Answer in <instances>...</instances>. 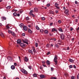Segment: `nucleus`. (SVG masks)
<instances>
[{
    "instance_id": "2",
    "label": "nucleus",
    "mask_w": 79,
    "mask_h": 79,
    "mask_svg": "<svg viewBox=\"0 0 79 79\" xmlns=\"http://www.w3.org/2000/svg\"><path fill=\"white\" fill-rule=\"evenodd\" d=\"M60 38L61 39V40H63L64 39V37H65V36L63 33H62L60 35Z\"/></svg>"
},
{
    "instance_id": "5",
    "label": "nucleus",
    "mask_w": 79,
    "mask_h": 79,
    "mask_svg": "<svg viewBox=\"0 0 79 79\" xmlns=\"http://www.w3.org/2000/svg\"><path fill=\"white\" fill-rule=\"evenodd\" d=\"M21 71L23 73L25 74H27V72L25 69H21Z\"/></svg>"
},
{
    "instance_id": "23",
    "label": "nucleus",
    "mask_w": 79,
    "mask_h": 79,
    "mask_svg": "<svg viewBox=\"0 0 79 79\" xmlns=\"http://www.w3.org/2000/svg\"><path fill=\"white\" fill-rule=\"evenodd\" d=\"M29 14L30 15H31V16H32L33 17H35V15H34L33 14V13H29Z\"/></svg>"
},
{
    "instance_id": "19",
    "label": "nucleus",
    "mask_w": 79,
    "mask_h": 79,
    "mask_svg": "<svg viewBox=\"0 0 79 79\" xmlns=\"http://www.w3.org/2000/svg\"><path fill=\"white\" fill-rule=\"evenodd\" d=\"M45 34H48V31L47 30H44V31Z\"/></svg>"
},
{
    "instance_id": "61",
    "label": "nucleus",
    "mask_w": 79,
    "mask_h": 79,
    "mask_svg": "<svg viewBox=\"0 0 79 79\" xmlns=\"http://www.w3.org/2000/svg\"><path fill=\"white\" fill-rule=\"evenodd\" d=\"M56 8L57 9H60V7H59V6H57V7H56Z\"/></svg>"
},
{
    "instance_id": "39",
    "label": "nucleus",
    "mask_w": 79,
    "mask_h": 79,
    "mask_svg": "<svg viewBox=\"0 0 79 79\" xmlns=\"http://www.w3.org/2000/svg\"><path fill=\"white\" fill-rule=\"evenodd\" d=\"M55 46L57 48H58V47H59V46H58V45L57 44H55Z\"/></svg>"
},
{
    "instance_id": "57",
    "label": "nucleus",
    "mask_w": 79,
    "mask_h": 79,
    "mask_svg": "<svg viewBox=\"0 0 79 79\" xmlns=\"http://www.w3.org/2000/svg\"><path fill=\"white\" fill-rule=\"evenodd\" d=\"M14 65H15V66H17V64H16V63H14Z\"/></svg>"
},
{
    "instance_id": "60",
    "label": "nucleus",
    "mask_w": 79,
    "mask_h": 79,
    "mask_svg": "<svg viewBox=\"0 0 79 79\" xmlns=\"http://www.w3.org/2000/svg\"><path fill=\"white\" fill-rule=\"evenodd\" d=\"M13 11H15V12H16V11H17L18 10H17L14 9L13 10Z\"/></svg>"
},
{
    "instance_id": "14",
    "label": "nucleus",
    "mask_w": 79,
    "mask_h": 79,
    "mask_svg": "<svg viewBox=\"0 0 79 79\" xmlns=\"http://www.w3.org/2000/svg\"><path fill=\"white\" fill-rule=\"evenodd\" d=\"M6 17L3 16L2 17V21H3L4 20H6Z\"/></svg>"
},
{
    "instance_id": "22",
    "label": "nucleus",
    "mask_w": 79,
    "mask_h": 79,
    "mask_svg": "<svg viewBox=\"0 0 79 79\" xmlns=\"http://www.w3.org/2000/svg\"><path fill=\"white\" fill-rule=\"evenodd\" d=\"M69 61H70V62H71V63H73V62H74V60L71 59H69Z\"/></svg>"
},
{
    "instance_id": "29",
    "label": "nucleus",
    "mask_w": 79,
    "mask_h": 79,
    "mask_svg": "<svg viewBox=\"0 0 79 79\" xmlns=\"http://www.w3.org/2000/svg\"><path fill=\"white\" fill-rule=\"evenodd\" d=\"M12 32L11 30H8V32L9 34H12Z\"/></svg>"
},
{
    "instance_id": "18",
    "label": "nucleus",
    "mask_w": 79,
    "mask_h": 79,
    "mask_svg": "<svg viewBox=\"0 0 79 79\" xmlns=\"http://www.w3.org/2000/svg\"><path fill=\"white\" fill-rule=\"evenodd\" d=\"M40 77H41V78H44V77H45V75L41 74L40 75Z\"/></svg>"
},
{
    "instance_id": "20",
    "label": "nucleus",
    "mask_w": 79,
    "mask_h": 79,
    "mask_svg": "<svg viewBox=\"0 0 79 79\" xmlns=\"http://www.w3.org/2000/svg\"><path fill=\"white\" fill-rule=\"evenodd\" d=\"M11 68L12 69H15V66L14 65H12L11 67Z\"/></svg>"
},
{
    "instance_id": "10",
    "label": "nucleus",
    "mask_w": 79,
    "mask_h": 79,
    "mask_svg": "<svg viewBox=\"0 0 79 79\" xmlns=\"http://www.w3.org/2000/svg\"><path fill=\"white\" fill-rule=\"evenodd\" d=\"M21 40H17V43L18 44H21Z\"/></svg>"
},
{
    "instance_id": "33",
    "label": "nucleus",
    "mask_w": 79,
    "mask_h": 79,
    "mask_svg": "<svg viewBox=\"0 0 79 79\" xmlns=\"http://www.w3.org/2000/svg\"><path fill=\"white\" fill-rule=\"evenodd\" d=\"M75 21L76 23H78V21H79V20H78V19H75Z\"/></svg>"
},
{
    "instance_id": "36",
    "label": "nucleus",
    "mask_w": 79,
    "mask_h": 79,
    "mask_svg": "<svg viewBox=\"0 0 79 79\" xmlns=\"http://www.w3.org/2000/svg\"><path fill=\"white\" fill-rule=\"evenodd\" d=\"M29 69H32V67L31 66H28Z\"/></svg>"
},
{
    "instance_id": "9",
    "label": "nucleus",
    "mask_w": 79,
    "mask_h": 79,
    "mask_svg": "<svg viewBox=\"0 0 79 79\" xmlns=\"http://www.w3.org/2000/svg\"><path fill=\"white\" fill-rule=\"evenodd\" d=\"M24 59L25 61L26 62H27V61H29V58L27 57H25Z\"/></svg>"
},
{
    "instance_id": "11",
    "label": "nucleus",
    "mask_w": 79,
    "mask_h": 79,
    "mask_svg": "<svg viewBox=\"0 0 79 79\" xmlns=\"http://www.w3.org/2000/svg\"><path fill=\"white\" fill-rule=\"evenodd\" d=\"M54 31H55L56 32H57V30L55 28H53L52 29V32H54Z\"/></svg>"
},
{
    "instance_id": "35",
    "label": "nucleus",
    "mask_w": 79,
    "mask_h": 79,
    "mask_svg": "<svg viewBox=\"0 0 79 79\" xmlns=\"http://www.w3.org/2000/svg\"><path fill=\"white\" fill-rule=\"evenodd\" d=\"M34 11L33 10H31L30 11V12L29 13H34Z\"/></svg>"
},
{
    "instance_id": "4",
    "label": "nucleus",
    "mask_w": 79,
    "mask_h": 79,
    "mask_svg": "<svg viewBox=\"0 0 79 79\" xmlns=\"http://www.w3.org/2000/svg\"><path fill=\"white\" fill-rule=\"evenodd\" d=\"M19 45L21 47H23V48H24V47H26V44H25L23 43H20Z\"/></svg>"
},
{
    "instance_id": "49",
    "label": "nucleus",
    "mask_w": 79,
    "mask_h": 79,
    "mask_svg": "<svg viewBox=\"0 0 79 79\" xmlns=\"http://www.w3.org/2000/svg\"><path fill=\"white\" fill-rule=\"evenodd\" d=\"M42 63H43V64H45V61H42Z\"/></svg>"
},
{
    "instance_id": "24",
    "label": "nucleus",
    "mask_w": 79,
    "mask_h": 79,
    "mask_svg": "<svg viewBox=\"0 0 79 79\" xmlns=\"http://www.w3.org/2000/svg\"><path fill=\"white\" fill-rule=\"evenodd\" d=\"M28 52H29V53H31L32 54H33V52H32V50L29 49L28 50Z\"/></svg>"
},
{
    "instance_id": "42",
    "label": "nucleus",
    "mask_w": 79,
    "mask_h": 79,
    "mask_svg": "<svg viewBox=\"0 0 79 79\" xmlns=\"http://www.w3.org/2000/svg\"><path fill=\"white\" fill-rule=\"evenodd\" d=\"M58 23L59 24H61V20H59V21H58Z\"/></svg>"
},
{
    "instance_id": "52",
    "label": "nucleus",
    "mask_w": 79,
    "mask_h": 79,
    "mask_svg": "<svg viewBox=\"0 0 79 79\" xmlns=\"http://www.w3.org/2000/svg\"><path fill=\"white\" fill-rule=\"evenodd\" d=\"M42 20H43V21H44V20H45V18H44V17H42Z\"/></svg>"
},
{
    "instance_id": "8",
    "label": "nucleus",
    "mask_w": 79,
    "mask_h": 79,
    "mask_svg": "<svg viewBox=\"0 0 79 79\" xmlns=\"http://www.w3.org/2000/svg\"><path fill=\"white\" fill-rule=\"evenodd\" d=\"M58 30L59 31L61 32H63V31H64L63 29L60 27L58 29Z\"/></svg>"
},
{
    "instance_id": "32",
    "label": "nucleus",
    "mask_w": 79,
    "mask_h": 79,
    "mask_svg": "<svg viewBox=\"0 0 79 79\" xmlns=\"http://www.w3.org/2000/svg\"><path fill=\"white\" fill-rule=\"evenodd\" d=\"M36 28V29H37V30H39V27L37 26H35Z\"/></svg>"
},
{
    "instance_id": "40",
    "label": "nucleus",
    "mask_w": 79,
    "mask_h": 79,
    "mask_svg": "<svg viewBox=\"0 0 79 79\" xmlns=\"http://www.w3.org/2000/svg\"><path fill=\"white\" fill-rule=\"evenodd\" d=\"M35 46L36 47H37V46H38V44H37V43H35Z\"/></svg>"
},
{
    "instance_id": "12",
    "label": "nucleus",
    "mask_w": 79,
    "mask_h": 79,
    "mask_svg": "<svg viewBox=\"0 0 79 79\" xmlns=\"http://www.w3.org/2000/svg\"><path fill=\"white\" fill-rule=\"evenodd\" d=\"M28 32H29L30 34H32V31L29 28L28 29Z\"/></svg>"
},
{
    "instance_id": "51",
    "label": "nucleus",
    "mask_w": 79,
    "mask_h": 79,
    "mask_svg": "<svg viewBox=\"0 0 79 79\" xmlns=\"http://www.w3.org/2000/svg\"><path fill=\"white\" fill-rule=\"evenodd\" d=\"M74 76H72L71 77V79H75V78H74Z\"/></svg>"
},
{
    "instance_id": "26",
    "label": "nucleus",
    "mask_w": 79,
    "mask_h": 79,
    "mask_svg": "<svg viewBox=\"0 0 79 79\" xmlns=\"http://www.w3.org/2000/svg\"><path fill=\"white\" fill-rule=\"evenodd\" d=\"M12 35L14 37H15V36L16 35L15 34V33L13 32H12V33H11Z\"/></svg>"
},
{
    "instance_id": "6",
    "label": "nucleus",
    "mask_w": 79,
    "mask_h": 79,
    "mask_svg": "<svg viewBox=\"0 0 79 79\" xmlns=\"http://www.w3.org/2000/svg\"><path fill=\"white\" fill-rule=\"evenodd\" d=\"M68 13H69V10L68 9H67L65 10V11H64V13H65V14L66 15H69V14Z\"/></svg>"
},
{
    "instance_id": "27",
    "label": "nucleus",
    "mask_w": 79,
    "mask_h": 79,
    "mask_svg": "<svg viewBox=\"0 0 79 79\" xmlns=\"http://www.w3.org/2000/svg\"><path fill=\"white\" fill-rule=\"evenodd\" d=\"M44 30H43L42 29H41L40 30V31L41 32V33H43V32H44Z\"/></svg>"
},
{
    "instance_id": "7",
    "label": "nucleus",
    "mask_w": 79,
    "mask_h": 79,
    "mask_svg": "<svg viewBox=\"0 0 79 79\" xmlns=\"http://www.w3.org/2000/svg\"><path fill=\"white\" fill-rule=\"evenodd\" d=\"M23 30H24V31H26L27 30V27L26 26H23Z\"/></svg>"
},
{
    "instance_id": "62",
    "label": "nucleus",
    "mask_w": 79,
    "mask_h": 79,
    "mask_svg": "<svg viewBox=\"0 0 79 79\" xmlns=\"http://www.w3.org/2000/svg\"><path fill=\"white\" fill-rule=\"evenodd\" d=\"M75 4H77V1H75Z\"/></svg>"
},
{
    "instance_id": "46",
    "label": "nucleus",
    "mask_w": 79,
    "mask_h": 79,
    "mask_svg": "<svg viewBox=\"0 0 79 79\" xmlns=\"http://www.w3.org/2000/svg\"><path fill=\"white\" fill-rule=\"evenodd\" d=\"M26 20H29V18L28 17H26Z\"/></svg>"
},
{
    "instance_id": "47",
    "label": "nucleus",
    "mask_w": 79,
    "mask_h": 79,
    "mask_svg": "<svg viewBox=\"0 0 79 79\" xmlns=\"http://www.w3.org/2000/svg\"><path fill=\"white\" fill-rule=\"evenodd\" d=\"M20 13H23V10H20Z\"/></svg>"
},
{
    "instance_id": "25",
    "label": "nucleus",
    "mask_w": 79,
    "mask_h": 79,
    "mask_svg": "<svg viewBox=\"0 0 79 79\" xmlns=\"http://www.w3.org/2000/svg\"><path fill=\"white\" fill-rule=\"evenodd\" d=\"M20 27H23V26H24V24H23V23H21L20 24Z\"/></svg>"
},
{
    "instance_id": "34",
    "label": "nucleus",
    "mask_w": 79,
    "mask_h": 79,
    "mask_svg": "<svg viewBox=\"0 0 79 79\" xmlns=\"http://www.w3.org/2000/svg\"><path fill=\"white\" fill-rule=\"evenodd\" d=\"M34 77H37V74L36 73L34 74H33Z\"/></svg>"
},
{
    "instance_id": "15",
    "label": "nucleus",
    "mask_w": 79,
    "mask_h": 79,
    "mask_svg": "<svg viewBox=\"0 0 79 79\" xmlns=\"http://www.w3.org/2000/svg\"><path fill=\"white\" fill-rule=\"evenodd\" d=\"M46 63L48 65H50V62L49 60H47L46 61Z\"/></svg>"
},
{
    "instance_id": "59",
    "label": "nucleus",
    "mask_w": 79,
    "mask_h": 79,
    "mask_svg": "<svg viewBox=\"0 0 79 79\" xmlns=\"http://www.w3.org/2000/svg\"><path fill=\"white\" fill-rule=\"evenodd\" d=\"M53 23H51L50 24V26H52V25H53Z\"/></svg>"
},
{
    "instance_id": "64",
    "label": "nucleus",
    "mask_w": 79,
    "mask_h": 79,
    "mask_svg": "<svg viewBox=\"0 0 79 79\" xmlns=\"http://www.w3.org/2000/svg\"><path fill=\"white\" fill-rule=\"evenodd\" d=\"M22 36H25V33H23L22 34Z\"/></svg>"
},
{
    "instance_id": "30",
    "label": "nucleus",
    "mask_w": 79,
    "mask_h": 79,
    "mask_svg": "<svg viewBox=\"0 0 79 79\" xmlns=\"http://www.w3.org/2000/svg\"><path fill=\"white\" fill-rule=\"evenodd\" d=\"M11 8V6H8L6 7V9L7 10H9V9H10Z\"/></svg>"
},
{
    "instance_id": "28",
    "label": "nucleus",
    "mask_w": 79,
    "mask_h": 79,
    "mask_svg": "<svg viewBox=\"0 0 79 79\" xmlns=\"http://www.w3.org/2000/svg\"><path fill=\"white\" fill-rule=\"evenodd\" d=\"M55 6L56 8V7H57V6H58V4L57 3H55Z\"/></svg>"
},
{
    "instance_id": "44",
    "label": "nucleus",
    "mask_w": 79,
    "mask_h": 79,
    "mask_svg": "<svg viewBox=\"0 0 79 79\" xmlns=\"http://www.w3.org/2000/svg\"><path fill=\"white\" fill-rule=\"evenodd\" d=\"M70 31H73V28L72 27H70Z\"/></svg>"
},
{
    "instance_id": "53",
    "label": "nucleus",
    "mask_w": 79,
    "mask_h": 79,
    "mask_svg": "<svg viewBox=\"0 0 79 79\" xmlns=\"http://www.w3.org/2000/svg\"><path fill=\"white\" fill-rule=\"evenodd\" d=\"M65 76L66 77H68V76H69L68 74L67 73H65Z\"/></svg>"
},
{
    "instance_id": "50",
    "label": "nucleus",
    "mask_w": 79,
    "mask_h": 79,
    "mask_svg": "<svg viewBox=\"0 0 79 79\" xmlns=\"http://www.w3.org/2000/svg\"><path fill=\"white\" fill-rule=\"evenodd\" d=\"M66 50H69V47H67Z\"/></svg>"
},
{
    "instance_id": "37",
    "label": "nucleus",
    "mask_w": 79,
    "mask_h": 79,
    "mask_svg": "<svg viewBox=\"0 0 79 79\" xmlns=\"http://www.w3.org/2000/svg\"><path fill=\"white\" fill-rule=\"evenodd\" d=\"M46 46L47 48H49V47H50V44H47Z\"/></svg>"
},
{
    "instance_id": "38",
    "label": "nucleus",
    "mask_w": 79,
    "mask_h": 79,
    "mask_svg": "<svg viewBox=\"0 0 79 79\" xmlns=\"http://www.w3.org/2000/svg\"><path fill=\"white\" fill-rule=\"evenodd\" d=\"M79 27H78V28H77L76 29V30L77 31V32H79Z\"/></svg>"
},
{
    "instance_id": "1",
    "label": "nucleus",
    "mask_w": 79,
    "mask_h": 79,
    "mask_svg": "<svg viewBox=\"0 0 79 79\" xmlns=\"http://www.w3.org/2000/svg\"><path fill=\"white\" fill-rule=\"evenodd\" d=\"M57 60H58V57H57V56H56L55 55L54 59V61L55 62L56 64L58 63V61Z\"/></svg>"
},
{
    "instance_id": "31",
    "label": "nucleus",
    "mask_w": 79,
    "mask_h": 79,
    "mask_svg": "<svg viewBox=\"0 0 79 79\" xmlns=\"http://www.w3.org/2000/svg\"><path fill=\"white\" fill-rule=\"evenodd\" d=\"M17 15V14L16 12H14L13 14V16H16Z\"/></svg>"
},
{
    "instance_id": "17",
    "label": "nucleus",
    "mask_w": 79,
    "mask_h": 79,
    "mask_svg": "<svg viewBox=\"0 0 79 79\" xmlns=\"http://www.w3.org/2000/svg\"><path fill=\"white\" fill-rule=\"evenodd\" d=\"M0 34L1 36L2 37V38H4V37H4L5 36L4 35H3V33H0Z\"/></svg>"
},
{
    "instance_id": "55",
    "label": "nucleus",
    "mask_w": 79,
    "mask_h": 79,
    "mask_svg": "<svg viewBox=\"0 0 79 79\" xmlns=\"http://www.w3.org/2000/svg\"><path fill=\"white\" fill-rule=\"evenodd\" d=\"M50 4H48L47 5V6H50Z\"/></svg>"
},
{
    "instance_id": "16",
    "label": "nucleus",
    "mask_w": 79,
    "mask_h": 79,
    "mask_svg": "<svg viewBox=\"0 0 79 79\" xmlns=\"http://www.w3.org/2000/svg\"><path fill=\"white\" fill-rule=\"evenodd\" d=\"M32 50H33V52L34 53H35V48L33 46L32 47Z\"/></svg>"
},
{
    "instance_id": "3",
    "label": "nucleus",
    "mask_w": 79,
    "mask_h": 79,
    "mask_svg": "<svg viewBox=\"0 0 79 79\" xmlns=\"http://www.w3.org/2000/svg\"><path fill=\"white\" fill-rule=\"evenodd\" d=\"M22 41L23 42V43L24 44H27V45H28L29 44L28 43V40L25 39V40H22Z\"/></svg>"
},
{
    "instance_id": "56",
    "label": "nucleus",
    "mask_w": 79,
    "mask_h": 79,
    "mask_svg": "<svg viewBox=\"0 0 79 79\" xmlns=\"http://www.w3.org/2000/svg\"><path fill=\"white\" fill-rule=\"evenodd\" d=\"M49 35L50 36H52V35H53V34H51V33H50L49 34Z\"/></svg>"
},
{
    "instance_id": "58",
    "label": "nucleus",
    "mask_w": 79,
    "mask_h": 79,
    "mask_svg": "<svg viewBox=\"0 0 79 79\" xmlns=\"http://www.w3.org/2000/svg\"><path fill=\"white\" fill-rule=\"evenodd\" d=\"M17 16L19 17V16H20V15L19 14H18L17 15Z\"/></svg>"
},
{
    "instance_id": "41",
    "label": "nucleus",
    "mask_w": 79,
    "mask_h": 79,
    "mask_svg": "<svg viewBox=\"0 0 79 79\" xmlns=\"http://www.w3.org/2000/svg\"><path fill=\"white\" fill-rule=\"evenodd\" d=\"M73 65H70L69 66V68H73Z\"/></svg>"
},
{
    "instance_id": "21",
    "label": "nucleus",
    "mask_w": 79,
    "mask_h": 79,
    "mask_svg": "<svg viewBox=\"0 0 79 79\" xmlns=\"http://www.w3.org/2000/svg\"><path fill=\"white\" fill-rule=\"evenodd\" d=\"M7 58L8 60H11L12 59V58L10 56H9Z\"/></svg>"
},
{
    "instance_id": "54",
    "label": "nucleus",
    "mask_w": 79,
    "mask_h": 79,
    "mask_svg": "<svg viewBox=\"0 0 79 79\" xmlns=\"http://www.w3.org/2000/svg\"><path fill=\"white\" fill-rule=\"evenodd\" d=\"M77 79H79V74H78L77 75Z\"/></svg>"
},
{
    "instance_id": "13",
    "label": "nucleus",
    "mask_w": 79,
    "mask_h": 79,
    "mask_svg": "<svg viewBox=\"0 0 79 79\" xmlns=\"http://www.w3.org/2000/svg\"><path fill=\"white\" fill-rule=\"evenodd\" d=\"M34 10L35 12H37L38 11V9L36 7H35L34 8Z\"/></svg>"
},
{
    "instance_id": "43",
    "label": "nucleus",
    "mask_w": 79,
    "mask_h": 79,
    "mask_svg": "<svg viewBox=\"0 0 79 79\" xmlns=\"http://www.w3.org/2000/svg\"><path fill=\"white\" fill-rule=\"evenodd\" d=\"M49 54H50V52H48L47 53V55H49Z\"/></svg>"
},
{
    "instance_id": "48",
    "label": "nucleus",
    "mask_w": 79,
    "mask_h": 79,
    "mask_svg": "<svg viewBox=\"0 0 79 79\" xmlns=\"http://www.w3.org/2000/svg\"><path fill=\"white\" fill-rule=\"evenodd\" d=\"M6 27L7 28V29H10V27L8 25L6 26Z\"/></svg>"
},
{
    "instance_id": "63",
    "label": "nucleus",
    "mask_w": 79,
    "mask_h": 79,
    "mask_svg": "<svg viewBox=\"0 0 79 79\" xmlns=\"http://www.w3.org/2000/svg\"><path fill=\"white\" fill-rule=\"evenodd\" d=\"M56 13H58V10H56Z\"/></svg>"
},
{
    "instance_id": "45",
    "label": "nucleus",
    "mask_w": 79,
    "mask_h": 79,
    "mask_svg": "<svg viewBox=\"0 0 79 79\" xmlns=\"http://www.w3.org/2000/svg\"><path fill=\"white\" fill-rule=\"evenodd\" d=\"M51 79H56V78L55 77H51Z\"/></svg>"
}]
</instances>
